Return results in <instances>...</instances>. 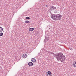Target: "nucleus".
I'll return each mask as SVG.
<instances>
[{
	"label": "nucleus",
	"mask_w": 76,
	"mask_h": 76,
	"mask_svg": "<svg viewBox=\"0 0 76 76\" xmlns=\"http://www.w3.org/2000/svg\"><path fill=\"white\" fill-rule=\"evenodd\" d=\"M49 76H52V75H49Z\"/></svg>",
	"instance_id": "nucleus-23"
},
{
	"label": "nucleus",
	"mask_w": 76,
	"mask_h": 76,
	"mask_svg": "<svg viewBox=\"0 0 76 76\" xmlns=\"http://www.w3.org/2000/svg\"><path fill=\"white\" fill-rule=\"evenodd\" d=\"M48 74L49 75H52V73L51 71H48Z\"/></svg>",
	"instance_id": "nucleus-11"
},
{
	"label": "nucleus",
	"mask_w": 76,
	"mask_h": 76,
	"mask_svg": "<svg viewBox=\"0 0 76 76\" xmlns=\"http://www.w3.org/2000/svg\"><path fill=\"white\" fill-rule=\"evenodd\" d=\"M54 13H57V11L56 9L54 11Z\"/></svg>",
	"instance_id": "nucleus-18"
},
{
	"label": "nucleus",
	"mask_w": 76,
	"mask_h": 76,
	"mask_svg": "<svg viewBox=\"0 0 76 76\" xmlns=\"http://www.w3.org/2000/svg\"><path fill=\"white\" fill-rule=\"evenodd\" d=\"M3 33L1 32L0 33V36H3Z\"/></svg>",
	"instance_id": "nucleus-17"
},
{
	"label": "nucleus",
	"mask_w": 76,
	"mask_h": 76,
	"mask_svg": "<svg viewBox=\"0 0 76 76\" xmlns=\"http://www.w3.org/2000/svg\"><path fill=\"white\" fill-rule=\"evenodd\" d=\"M72 66H73L74 67H76V64H75V63L73 62L72 64Z\"/></svg>",
	"instance_id": "nucleus-12"
},
{
	"label": "nucleus",
	"mask_w": 76,
	"mask_h": 76,
	"mask_svg": "<svg viewBox=\"0 0 76 76\" xmlns=\"http://www.w3.org/2000/svg\"><path fill=\"white\" fill-rule=\"evenodd\" d=\"M28 64L29 66H33V63L31 62H28Z\"/></svg>",
	"instance_id": "nucleus-6"
},
{
	"label": "nucleus",
	"mask_w": 76,
	"mask_h": 76,
	"mask_svg": "<svg viewBox=\"0 0 76 76\" xmlns=\"http://www.w3.org/2000/svg\"><path fill=\"white\" fill-rule=\"evenodd\" d=\"M52 54H53L54 57H56L58 61H59V58L60 56V53L56 54H55L54 53H53Z\"/></svg>",
	"instance_id": "nucleus-3"
},
{
	"label": "nucleus",
	"mask_w": 76,
	"mask_h": 76,
	"mask_svg": "<svg viewBox=\"0 0 76 76\" xmlns=\"http://www.w3.org/2000/svg\"><path fill=\"white\" fill-rule=\"evenodd\" d=\"M50 75H48V74H47V75H46V76H49Z\"/></svg>",
	"instance_id": "nucleus-20"
},
{
	"label": "nucleus",
	"mask_w": 76,
	"mask_h": 76,
	"mask_svg": "<svg viewBox=\"0 0 76 76\" xmlns=\"http://www.w3.org/2000/svg\"><path fill=\"white\" fill-rule=\"evenodd\" d=\"M29 23V20H26L25 21V23Z\"/></svg>",
	"instance_id": "nucleus-15"
},
{
	"label": "nucleus",
	"mask_w": 76,
	"mask_h": 76,
	"mask_svg": "<svg viewBox=\"0 0 76 76\" xmlns=\"http://www.w3.org/2000/svg\"><path fill=\"white\" fill-rule=\"evenodd\" d=\"M27 57V55L26 54H23V58H26Z\"/></svg>",
	"instance_id": "nucleus-8"
},
{
	"label": "nucleus",
	"mask_w": 76,
	"mask_h": 76,
	"mask_svg": "<svg viewBox=\"0 0 76 76\" xmlns=\"http://www.w3.org/2000/svg\"><path fill=\"white\" fill-rule=\"evenodd\" d=\"M48 53L49 54H53V52H52L50 51H48Z\"/></svg>",
	"instance_id": "nucleus-16"
},
{
	"label": "nucleus",
	"mask_w": 76,
	"mask_h": 76,
	"mask_svg": "<svg viewBox=\"0 0 76 76\" xmlns=\"http://www.w3.org/2000/svg\"><path fill=\"white\" fill-rule=\"evenodd\" d=\"M31 61L33 63H35V62H36V60L34 58H32L31 59Z\"/></svg>",
	"instance_id": "nucleus-7"
},
{
	"label": "nucleus",
	"mask_w": 76,
	"mask_h": 76,
	"mask_svg": "<svg viewBox=\"0 0 76 76\" xmlns=\"http://www.w3.org/2000/svg\"><path fill=\"white\" fill-rule=\"evenodd\" d=\"M26 19L27 20L31 19V18H30L29 17H26Z\"/></svg>",
	"instance_id": "nucleus-14"
},
{
	"label": "nucleus",
	"mask_w": 76,
	"mask_h": 76,
	"mask_svg": "<svg viewBox=\"0 0 76 76\" xmlns=\"http://www.w3.org/2000/svg\"><path fill=\"white\" fill-rule=\"evenodd\" d=\"M60 55V56H59V61H61V62L62 63H64V61H65L66 59V57L65 56L63 55L62 53H60L59 55Z\"/></svg>",
	"instance_id": "nucleus-2"
},
{
	"label": "nucleus",
	"mask_w": 76,
	"mask_h": 76,
	"mask_svg": "<svg viewBox=\"0 0 76 76\" xmlns=\"http://www.w3.org/2000/svg\"><path fill=\"white\" fill-rule=\"evenodd\" d=\"M2 31H3V28L0 27V32H2Z\"/></svg>",
	"instance_id": "nucleus-13"
},
{
	"label": "nucleus",
	"mask_w": 76,
	"mask_h": 76,
	"mask_svg": "<svg viewBox=\"0 0 76 76\" xmlns=\"http://www.w3.org/2000/svg\"><path fill=\"white\" fill-rule=\"evenodd\" d=\"M61 17H62V15L60 14L55 15L52 19L54 20H59L61 19Z\"/></svg>",
	"instance_id": "nucleus-1"
},
{
	"label": "nucleus",
	"mask_w": 76,
	"mask_h": 76,
	"mask_svg": "<svg viewBox=\"0 0 76 76\" xmlns=\"http://www.w3.org/2000/svg\"><path fill=\"white\" fill-rule=\"evenodd\" d=\"M46 7H48V6L47 5H46Z\"/></svg>",
	"instance_id": "nucleus-21"
},
{
	"label": "nucleus",
	"mask_w": 76,
	"mask_h": 76,
	"mask_svg": "<svg viewBox=\"0 0 76 76\" xmlns=\"http://www.w3.org/2000/svg\"><path fill=\"white\" fill-rule=\"evenodd\" d=\"M45 39L44 40V42H46L47 41H48V40H49V37H47V36L46 35H45Z\"/></svg>",
	"instance_id": "nucleus-5"
},
{
	"label": "nucleus",
	"mask_w": 76,
	"mask_h": 76,
	"mask_svg": "<svg viewBox=\"0 0 76 76\" xmlns=\"http://www.w3.org/2000/svg\"><path fill=\"white\" fill-rule=\"evenodd\" d=\"M29 31H34V28H30L28 29Z\"/></svg>",
	"instance_id": "nucleus-10"
},
{
	"label": "nucleus",
	"mask_w": 76,
	"mask_h": 76,
	"mask_svg": "<svg viewBox=\"0 0 76 76\" xmlns=\"http://www.w3.org/2000/svg\"><path fill=\"white\" fill-rule=\"evenodd\" d=\"M75 64H76V61L75 62Z\"/></svg>",
	"instance_id": "nucleus-22"
},
{
	"label": "nucleus",
	"mask_w": 76,
	"mask_h": 76,
	"mask_svg": "<svg viewBox=\"0 0 76 76\" xmlns=\"http://www.w3.org/2000/svg\"><path fill=\"white\" fill-rule=\"evenodd\" d=\"M69 49H70V50H73V49L72 48H69Z\"/></svg>",
	"instance_id": "nucleus-19"
},
{
	"label": "nucleus",
	"mask_w": 76,
	"mask_h": 76,
	"mask_svg": "<svg viewBox=\"0 0 76 76\" xmlns=\"http://www.w3.org/2000/svg\"><path fill=\"white\" fill-rule=\"evenodd\" d=\"M56 10V7H55L54 6H51L50 7L49 9L50 11H53V10Z\"/></svg>",
	"instance_id": "nucleus-4"
},
{
	"label": "nucleus",
	"mask_w": 76,
	"mask_h": 76,
	"mask_svg": "<svg viewBox=\"0 0 76 76\" xmlns=\"http://www.w3.org/2000/svg\"><path fill=\"white\" fill-rule=\"evenodd\" d=\"M50 13L51 15V18H53V16H54V15H55V14H53L51 12V11L50 12Z\"/></svg>",
	"instance_id": "nucleus-9"
}]
</instances>
